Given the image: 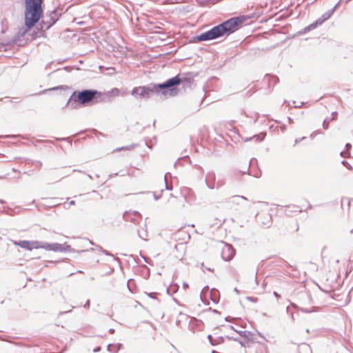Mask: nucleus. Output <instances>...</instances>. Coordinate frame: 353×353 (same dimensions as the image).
<instances>
[{
  "label": "nucleus",
  "mask_w": 353,
  "mask_h": 353,
  "mask_svg": "<svg viewBox=\"0 0 353 353\" xmlns=\"http://www.w3.org/2000/svg\"><path fill=\"white\" fill-rule=\"evenodd\" d=\"M272 80L276 83L278 81V78L276 77H272Z\"/></svg>",
  "instance_id": "2f4dec72"
},
{
  "label": "nucleus",
  "mask_w": 353,
  "mask_h": 353,
  "mask_svg": "<svg viewBox=\"0 0 353 353\" xmlns=\"http://www.w3.org/2000/svg\"><path fill=\"white\" fill-rule=\"evenodd\" d=\"M3 99H0V101H2Z\"/></svg>",
  "instance_id": "4d7b16f0"
},
{
  "label": "nucleus",
  "mask_w": 353,
  "mask_h": 353,
  "mask_svg": "<svg viewBox=\"0 0 353 353\" xmlns=\"http://www.w3.org/2000/svg\"><path fill=\"white\" fill-rule=\"evenodd\" d=\"M76 92L72 93L66 104L67 106L72 109H75L78 107L77 101L81 104H85L92 101L97 96H99V92L95 90H83L79 92L77 95H76Z\"/></svg>",
  "instance_id": "20e7f679"
},
{
  "label": "nucleus",
  "mask_w": 353,
  "mask_h": 353,
  "mask_svg": "<svg viewBox=\"0 0 353 353\" xmlns=\"http://www.w3.org/2000/svg\"><path fill=\"white\" fill-rule=\"evenodd\" d=\"M230 327V329L234 330V327H233V326H232V325H231Z\"/></svg>",
  "instance_id": "09e8293b"
},
{
  "label": "nucleus",
  "mask_w": 353,
  "mask_h": 353,
  "mask_svg": "<svg viewBox=\"0 0 353 353\" xmlns=\"http://www.w3.org/2000/svg\"><path fill=\"white\" fill-rule=\"evenodd\" d=\"M224 342V338L223 336H218L214 339V346L218 344L223 343Z\"/></svg>",
  "instance_id": "a211bd4d"
},
{
  "label": "nucleus",
  "mask_w": 353,
  "mask_h": 353,
  "mask_svg": "<svg viewBox=\"0 0 353 353\" xmlns=\"http://www.w3.org/2000/svg\"><path fill=\"white\" fill-rule=\"evenodd\" d=\"M69 204L70 205H74L75 204V201H70Z\"/></svg>",
  "instance_id": "ea45409f"
},
{
  "label": "nucleus",
  "mask_w": 353,
  "mask_h": 353,
  "mask_svg": "<svg viewBox=\"0 0 353 353\" xmlns=\"http://www.w3.org/2000/svg\"><path fill=\"white\" fill-rule=\"evenodd\" d=\"M288 310H289V307H287V308H286L287 312L288 311Z\"/></svg>",
  "instance_id": "5fc2aeb1"
},
{
  "label": "nucleus",
  "mask_w": 353,
  "mask_h": 353,
  "mask_svg": "<svg viewBox=\"0 0 353 353\" xmlns=\"http://www.w3.org/2000/svg\"><path fill=\"white\" fill-rule=\"evenodd\" d=\"M245 21V18L242 16L232 17L205 32L193 37L192 41L194 42L210 41L221 37L225 34H232L239 30Z\"/></svg>",
  "instance_id": "f03ea898"
},
{
  "label": "nucleus",
  "mask_w": 353,
  "mask_h": 353,
  "mask_svg": "<svg viewBox=\"0 0 353 353\" xmlns=\"http://www.w3.org/2000/svg\"><path fill=\"white\" fill-rule=\"evenodd\" d=\"M351 232L353 233V229L351 230Z\"/></svg>",
  "instance_id": "6e6d98bb"
},
{
  "label": "nucleus",
  "mask_w": 353,
  "mask_h": 353,
  "mask_svg": "<svg viewBox=\"0 0 353 353\" xmlns=\"http://www.w3.org/2000/svg\"><path fill=\"white\" fill-rule=\"evenodd\" d=\"M256 274H257L256 273ZM255 281H256V282L257 283V278H256V275H255Z\"/></svg>",
  "instance_id": "a18cd8bd"
},
{
  "label": "nucleus",
  "mask_w": 353,
  "mask_h": 353,
  "mask_svg": "<svg viewBox=\"0 0 353 353\" xmlns=\"http://www.w3.org/2000/svg\"><path fill=\"white\" fill-rule=\"evenodd\" d=\"M0 203H4V201H3V200H0Z\"/></svg>",
  "instance_id": "49530a36"
},
{
  "label": "nucleus",
  "mask_w": 353,
  "mask_h": 353,
  "mask_svg": "<svg viewBox=\"0 0 353 353\" xmlns=\"http://www.w3.org/2000/svg\"><path fill=\"white\" fill-rule=\"evenodd\" d=\"M212 353H219V352H216V351H215V350H212Z\"/></svg>",
  "instance_id": "c03bdc74"
},
{
  "label": "nucleus",
  "mask_w": 353,
  "mask_h": 353,
  "mask_svg": "<svg viewBox=\"0 0 353 353\" xmlns=\"http://www.w3.org/2000/svg\"><path fill=\"white\" fill-rule=\"evenodd\" d=\"M3 99H9V97H4Z\"/></svg>",
  "instance_id": "8fccbe9b"
},
{
  "label": "nucleus",
  "mask_w": 353,
  "mask_h": 353,
  "mask_svg": "<svg viewBox=\"0 0 353 353\" xmlns=\"http://www.w3.org/2000/svg\"><path fill=\"white\" fill-rule=\"evenodd\" d=\"M205 182L207 187L210 190H213L214 188L218 189L224 184L223 182L221 181H218L216 183V176L214 172H208L206 174Z\"/></svg>",
  "instance_id": "423d86ee"
},
{
  "label": "nucleus",
  "mask_w": 353,
  "mask_h": 353,
  "mask_svg": "<svg viewBox=\"0 0 353 353\" xmlns=\"http://www.w3.org/2000/svg\"><path fill=\"white\" fill-rule=\"evenodd\" d=\"M137 233H138L139 236L141 239L145 240V237L148 236V233L145 230H144V229L138 230Z\"/></svg>",
  "instance_id": "f3484780"
},
{
  "label": "nucleus",
  "mask_w": 353,
  "mask_h": 353,
  "mask_svg": "<svg viewBox=\"0 0 353 353\" xmlns=\"http://www.w3.org/2000/svg\"><path fill=\"white\" fill-rule=\"evenodd\" d=\"M274 295L277 298L280 297V295L276 292H274Z\"/></svg>",
  "instance_id": "c9c22d12"
},
{
  "label": "nucleus",
  "mask_w": 353,
  "mask_h": 353,
  "mask_svg": "<svg viewBox=\"0 0 353 353\" xmlns=\"http://www.w3.org/2000/svg\"><path fill=\"white\" fill-rule=\"evenodd\" d=\"M247 200L248 199L243 196H239V195H234L233 196V201L234 200Z\"/></svg>",
  "instance_id": "4be33fe9"
},
{
  "label": "nucleus",
  "mask_w": 353,
  "mask_h": 353,
  "mask_svg": "<svg viewBox=\"0 0 353 353\" xmlns=\"http://www.w3.org/2000/svg\"><path fill=\"white\" fill-rule=\"evenodd\" d=\"M336 117H337V112H336V111L333 112L332 113V115H331L330 118H326V119H324V121L323 122V128L325 130H327L328 128H329V123L331 121L336 120Z\"/></svg>",
  "instance_id": "f8f14e48"
},
{
  "label": "nucleus",
  "mask_w": 353,
  "mask_h": 353,
  "mask_svg": "<svg viewBox=\"0 0 353 353\" xmlns=\"http://www.w3.org/2000/svg\"><path fill=\"white\" fill-rule=\"evenodd\" d=\"M99 250L105 255L112 256L110 253H109L107 250H103L101 247H99Z\"/></svg>",
  "instance_id": "393cba45"
},
{
  "label": "nucleus",
  "mask_w": 353,
  "mask_h": 353,
  "mask_svg": "<svg viewBox=\"0 0 353 353\" xmlns=\"http://www.w3.org/2000/svg\"><path fill=\"white\" fill-rule=\"evenodd\" d=\"M124 148L126 150H131V149L134 148V145H128V146L125 147Z\"/></svg>",
  "instance_id": "7c9ffc66"
},
{
  "label": "nucleus",
  "mask_w": 353,
  "mask_h": 353,
  "mask_svg": "<svg viewBox=\"0 0 353 353\" xmlns=\"http://www.w3.org/2000/svg\"><path fill=\"white\" fill-rule=\"evenodd\" d=\"M208 341H209V342H210V345H212V346H214V338H213V337L212 336V335L209 334V335L208 336Z\"/></svg>",
  "instance_id": "5701e85b"
},
{
  "label": "nucleus",
  "mask_w": 353,
  "mask_h": 353,
  "mask_svg": "<svg viewBox=\"0 0 353 353\" xmlns=\"http://www.w3.org/2000/svg\"><path fill=\"white\" fill-rule=\"evenodd\" d=\"M30 28H28L27 27L26 29L25 28L20 29L18 32L19 36L22 37H24L26 34V33L28 32V30H30Z\"/></svg>",
  "instance_id": "412c9836"
},
{
  "label": "nucleus",
  "mask_w": 353,
  "mask_h": 353,
  "mask_svg": "<svg viewBox=\"0 0 353 353\" xmlns=\"http://www.w3.org/2000/svg\"><path fill=\"white\" fill-rule=\"evenodd\" d=\"M17 245L20 246L21 248L32 250V249H37V245H39L38 241H21Z\"/></svg>",
  "instance_id": "6e6552de"
},
{
  "label": "nucleus",
  "mask_w": 353,
  "mask_h": 353,
  "mask_svg": "<svg viewBox=\"0 0 353 353\" xmlns=\"http://www.w3.org/2000/svg\"><path fill=\"white\" fill-rule=\"evenodd\" d=\"M183 286H184L185 288H187V287H188V285L187 283H183Z\"/></svg>",
  "instance_id": "79ce46f5"
},
{
  "label": "nucleus",
  "mask_w": 353,
  "mask_h": 353,
  "mask_svg": "<svg viewBox=\"0 0 353 353\" xmlns=\"http://www.w3.org/2000/svg\"><path fill=\"white\" fill-rule=\"evenodd\" d=\"M8 101L10 102V103L12 102V101L11 99H9Z\"/></svg>",
  "instance_id": "864d4df0"
},
{
  "label": "nucleus",
  "mask_w": 353,
  "mask_h": 353,
  "mask_svg": "<svg viewBox=\"0 0 353 353\" xmlns=\"http://www.w3.org/2000/svg\"><path fill=\"white\" fill-rule=\"evenodd\" d=\"M342 163H343L344 165H345V166H347V165H349V164L347 163V161H342Z\"/></svg>",
  "instance_id": "e433bc0d"
},
{
  "label": "nucleus",
  "mask_w": 353,
  "mask_h": 353,
  "mask_svg": "<svg viewBox=\"0 0 353 353\" xmlns=\"http://www.w3.org/2000/svg\"><path fill=\"white\" fill-rule=\"evenodd\" d=\"M154 196L155 200H158L160 198L159 196H156L155 194L154 195Z\"/></svg>",
  "instance_id": "a19ab883"
},
{
  "label": "nucleus",
  "mask_w": 353,
  "mask_h": 353,
  "mask_svg": "<svg viewBox=\"0 0 353 353\" xmlns=\"http://www.w3.org/2000/svg\"><path fill=\"white\" fill-rule=\"evenodd\" d=\"M285 103H288L290 105V103L287 102V101H285Z\"/></svg>",
  "instance_id": "3c124183"
},
{
  "label": "nucleus",
  "mask_w": 353,
  "mask_h": 353,
  "mask_svg": "<svg viewBox=\"0 0 353 353\" xmlns=\"http://www.w3.org/2000/svg\"><path fill=\"white\" fill-rule=\"evenodd\" d=\"M288 120L290 123H292L293 122L292 119L290 117H288Z\"/></svg>",
  "instance_id": "4c0bfd02"
},
{
  "label": "nucleus",
  "mask_w": 353,
  "mask_h": 353,
  "mask_svg": "<svg viewBox=\"0 0 353 353\" xmlns=\"http://www.w3.org/2000/svg\"><path fill=\"white\" fill-rule=\"evenodd\" d=\"M114 332H115V331H114V330L113 328H110V329L109 330V332H110V334H114Z\"/></svg>",
  "instance_id": "72a5a7b5"
},
{
  "label": "nucleus",
  "mask_w": 353,
  "mask_h": 353,
  "mask_svg": "<svg viewBox=\"0 0 353 353\" xmlns=\"http://www.w3.org/2000/svg\"><path fill=\"white\" fill-rule=\"evenodd\" d=\"M305 139V137H302V138H301V139H296L295 140V143L296 144V143H298L299 142H300L301 141H302V140H303V139Z\"/></svg>",
  "instance_id": "c85d7f7f"
},
{
  "label": "nucleus",
  "mask_w": 353,
  "mask_h": 353,
  "mask_svg": "<svg viewBox=\"0 0 353 353\" xmlns=\"http://www.w3.org/2000/svg\"><path fill=\"white\" fill-rule=\"evenodd\" d=\"M345 201H347V205L350 206V201L348 198H343L342 199V201H341V203H342V205H343L344 202Z\"/></svg>",
  "instance_id": "bb28decb"
},
{
  "label": "nucleus",
  "mask_w": 353,
  "mask_h": 353,
  "mask_svg": "<svg viewBox=\"0 0 353 353\" xmlns=\"http://www.w3.org/2000/svg\"><path fill=\"white\" fill-rule=\"evenodd\" d=\"M53 252H61L62 251V244L58 243H51V250Z\"/></svg>",
  "instance_id": "dca6fc26"
},
{
  "label": "nucleus",
  "mask_w": 353,
  "mask_h": 353,
  "mask_svg": "<svg viewBox=\"0 0 353 353\" xmlns=\"http://www.w3.org/2000/svg\"><path fill=\"white\" fill-rule=\"evenodd\" d=\"M241 336H245V331H236Z\"/></svg>",
  "instance_id": "cd10ccee"
},
{
  "label": "nucleus",
  "mask_w": 353,
  "mask_h": 353,
  "mask_svg": "<svg viewBox=\"0 0 353 353\" xmlns=\"http://www.w3.org/2000/svg\"><path fill=\"white\" fill-rule=\"evenodd\" d=\"M186 81L190 83V79L181 78L179 75L172 77L162 83H150L145 86H138L132 89L131 94L137 99H148L154 94L164 96L174 97L176 95L178 90L174 86Z\"/></svg>",
  "instance_id": "f257e3e1"
},
{
  "label": "nucleus",
  "mask_w": 353,
  "mask_h": 353,
  "mask_svg": "<svg viewBox=\"0 0 353 353\" xmlns=\"http://www.w3.org/2000/svg\"><path fill=\"white\" fill-rule=\"evenodd\" d=\"M325 21H323L322 17H319L317 20H316L314 22L309 25L308 26L305 27L304 28V32H307L310 30H312L315 29L317 26L321 25L325 22Z\"/></svg>",
  "instance_id": "9d476101"
},
{
  "label": "nucleus",
  "mask_w": 353,
  "mask_h": 353,
  "mask_svg": "<svg viewBox=\"0 0 353 353\" xmlns=\"http://www.w3.org/2000/svg\"><path fill=\"white\" fill-rule=\"evenodd\" d=\"M123 216L126 221H131L134 223L138 222L141 219V215L138 212H126L123 214Z\"/></svg>",
  "instance_id": "1a4fd4ad"
},
{
  "label": "nucleus",
  "mask_w": 353,
  "mask_h": 353,
  "mask_svg": "<svg viewBox=\"0 0 353 353\" xmlns=\"http://www.w3.org/2000/svg\"><path fill=\"white\" fill-rule=\"evenodd\" d=\"M70 312V310L65 311V312H61L59 313V314H65V313H68V312Z\"/></svg>",
  "instance_id": "58836bf2"
},
{
  "label": "nucleus",
  "mask_w": 353,
  "mask_h": 353,
  "mask_svg": "<svg viewBox=\"0 0 353 353\" xmlns=\"http://www.w3.org/2000/svg\"><path fill=\"white\" fill-rule=\"evenodd\" d=\"M72 248L70 245H67L66 243L62 244V251L61 252H70Z\"/></svg>",
  "instance_id": "aec40b11"
},
{
  "label": "nucleus",
  "mask_w": 353,
  "mask_h": 353,
  "mask_svg": "<svg viewBox=\"0 0 353 353\" xmlns=\"http://www.w3.org/2000/svg\"><path fill=\"white\" fill-rule=\"evenodd\" d=\"M101 350V347L98 346L93 350L94 352H98Z\"/></svg>",
  "instance_id": "c756f323"
},
{
  "label": "nucleus",
  "mask_w": 353,
  "mask_h": 353,
  "mask_svg": "<svg viewBox=\"0 0 353 353\" xmlns=\"http://www.w3.org/2000/svg\"><path fill=\"white\" fill-rule=\"evenodd\" d=\"M266 135V133L265 132H261L259 134H255L254 135L253 137H246L244 139V141L245 142H248L249 141H251V140H254L256 142H261L264 139H265V137Z\"/></svg>",
  "instance_id": "9b49d317"
},
{
  "label": "nucleus",
  "mask_w": 353,
  "mask_h": 353,
  "mask_svg": "<svg viewBox=\"0 0 353 353\" xmlns=\"http://www.w3.org/2000/svg\"><path fill=\"white\" fill-rule=\"evenodd\" d=\"M339 3H336L332 9L329 10L328 11H327L326 12H325L322 16V19L323 21H326L328 19L330 18V17L333 14V13L334 12V10L336 9V8L337 7Z\"/></svg>",
  "instance_id": "4468645a"
},
{
  "label": "nucleus",
  "mask_w": 353,
  "mask_h": 353,
  "mask_svg": "<svg viewBox=\"0 0 353 353\" xmlns=\"http://www.w3.org/2000/svg\"><path fill=\"white\" fill-rule=\"evenodd\" d=\"M57 21V14L55 12H52L50 15L43 17L37 28H39L41 32H44L54 25Z\"/></svg>",
  "instance_id": "39448f33"
},
{
  "label": "nucleus",
  "mask_w": 353,
  "mask_h": 353,
  "mask_svg": "<svg viewBox=\"0 0 353 353\" xmlns=\"http://www.w3.org/2000/svg\"><path fill=\"white\" fill-rule=\"evenodd\" d=\"M235 250L232 245L223 243L221 248V257L225 261H230L234 256Z\"/></svg>",
  "instance_id": "0eeeda50"
},
{
  "label": "nucleus",
  "mask_w": 353,
  "mask_h": 353,
  "mask_svg": "<svg viewBox=\"0 0 353 353\" xmlns=\"http://www.w3.org/2000/svg\"><path fill=\"white\" fill-rule=\"evenodd\" d=\"M345 147H346L347 149H349V148H352V145H351V144H350V143H347V144L345 145Z\"/></svg>",
  "instance_id": "f704fd0d"
},
{
  "label": "nucleus",
  "mask_w": 353,
  "mask_h": 353,
  "mask_svg": "<svg viewBox=\"0 0 353 353\" xmlns=\"http://www.w3.org/2000/svg\"><path fill=\"white\" fill-rule=\"evenodd\" d=\"M43 248L46 250H51V243L46 242H40L39 241V245L37 246V249Z\"/></svg>",
  "instance_id": "2eb2a0df"
},
{
  "label": "nucleus",
  "mask_w": 353,
  "mask_h": 353,
  "mask_svg": "<svg viewBox=\"0 0 353 353\" xmlns=\"http://www.w3.org/2000/svg\"><path fill=\"white\" fill-rule=\"evenodd\" d=\"M121 347L122 345L121 343L109 344L107 347V350L111 353H117Z\"/></svg>",
  "instance_id": "ddd939ff"
},
{
  "label": "nucleus",
  "mask_w": 353,
  "mask_h": 353,
  "mask_svg": "<svg viewBox=\"0 0 353 353\" xmlns=\"http://www.w3.org/2000/svg\"><path fill=\"white\" fill-rule=\"evenodd\" d=\"M168 175H170V173L168 172V173H166V174H165V176H164V181H165V188H166L167 190H172V185H168Z\"/></svg>",
  "instance_id": "6ab92c4d"
},
{
  "label": "nucleus",
  "mask_w": 353,
  "mask_h": 353,
  "mask_svg": "<svg viewBox=\"0 0 353 353\" xmlns=\"http://www.w3.org/2000/svg\"><path fill=\"white\" fill-rule=\"evenodd\" d=\"M239 201L240 200H234L233 201V196L228 199V201L233 203H236V204H239Z\"/></svg>",
  "instance_id": "b1692460"
},
{
  "label": "nucleus",
  "mask_w": 353,
  "mask_h": 353,
  "mask_svg": "<svg viewBox=\"0 0 353 353\" xmlns=\"http://www.w3.org/2000/svg\"><path fill=\"white\" fill-rule=\"evenodd\" d=\"M120 90L118 88H114L112 90V93L114 95H119Z\"/></svg>",
  "instance_id": "a878e982"
},
{
  "label": "nucleus",
  "mask_w": 353,
  "mask_h": 353,
  "mask_svg": "<svg viewBox=\"0 0 353 353\" xmlns=\"http://www.w3.org/2000/svg\"><path fill=\"white\" fill-rule=\"evenodd\" d=\"M90 305V300H88L85 303V304L84 305V307H89Z\"/></svg>",
  "instance_id": "473e14b6"
},
{
  "label": "nucleus",
  "mask_w": 353,
  "mask_h": 353,
  "mask_svg": "<svg viewBox=\"0 0 353 353\" xmlns=\"http://www.w3.org/2000/svg\"><path fill=\"white\" fill-rule=\"evenodd\" d=\"M234 292H236L237 294L239 292V291L236 288H234Z\"/></svg>",
  "instance_id": "37998d69"
},
{
  "label": "nucleus",
  "mask_w": 353,
  "mask_h": 353,
  "mask_svg": "<svg viewBox=\"0 0 353 353\" xmlns=\"http://www.w3.org/2000/svg\"><path fill=\"white\" fill-rule=\"evenodd\" d=\"M88 178L92 179V176L90 174H88Z\"/></svg>",
  "instance_id": "de8ad7c7"
},
{
  "label": "nucleus",
  "mask_w": 353,
  "mask_h": 353,
  "mask_svg": "<svg viewBox=\"0 0 353 353\" xmlns=\"http://www.w3.org/2000/svg\"><path fill=\"white\" fill-rule=\"evenodd\" d=\"M43 0H24V23L28 28H33L43 15Z\"/></svg>",
  "instance_id": "7ed1b4c3"
},
{
  "label": "nucleus",
  "mask_w": 353,
  "mask_h": 353,
  "mask_svg": "<svg viewBox=\"0 0 353 353\" xmlns=\"http://www.w3.org/2000/svg\"><path fill=\"white\" fill-rule=\"evenodd\" d=\"M143 259H144V261L148 263V261L146 260V259L144 257H143Z\"/></svg>",
  "instance_id": "603ef678"
}]
</instances>
